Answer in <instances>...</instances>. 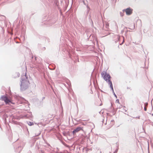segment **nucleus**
I'll return each instance as SVG.
<instances>
[{"mask_svg": "<svg viewBox=\"0 0 153 153\" xmlns=\"http://www.w3.org/2000/svg\"><path fill=\"white\" fill-rule=\"evenodd\" d=\"M101 75L104 79L108 82V84L110 85V87L112 90L113 91V85L111 81V76L110 75L105 71H103L101 73Z\"/></svg>", "mask_w": 153, "mask_h": 153, "instance_id": "obj_1", "label": "nucleus"}, {"mask_svg": "<svg viewBox=\"0 0 153 153\" xmlns=\"http://www.w3.org/2000/svg\"><path fill=\"white\" fill-rule=\"evenodd\" d=\"M2 100H4L6 104H8L9 102H11L12 104L14 103L12 102V100L11 99H9L6 96H3L1 98Z\"/></svg>", "mask_w": 153, "mask_h": 153, "instance_id": "obj_2", "label": "nucleus"}, {"mask_svg": "<svg viewBox=\"0 0 153 153\" xmlns=\"http://www.w3.org/2000/svg\"><path fill=\"white\" fill-rule=\"evenodd\" d=\"M83 127H77L73 131V134H74L76 132H77L81 130L83 131Z\"/></svg>", "mask_w": 153, "mask_h": 153, "instance_id": "obj_3", "label": "nucleus"}, {"mask_svg": "<svg viewBox=\"0 0 153 153\" xmlns=\"http://www.w3.org/2000/svg\"><path fill=\"white\" fill-rule=\"evenodd\" d=\"M124 10L126 12V15H131L132 13V10L130 8H127Z\"/></svg>", "mask_w": 153, "mask_h": 153, "instance_id": "obj_4", "label": "nucleus"}, {"mask_svg": "<svg viewBox=\"0 0 153 153\" xmlns=\"http://www.w3.org/2000/svg\"><path fill=\"white\" fill-rule=\"evenodd\" d=\"M115 123V122L114 120H112L110 122V127H112Z\"/></svg>", "mask_w": 153, "mask_h": 153, "instance_id": "obj_5", "label": "nucleus"}, {"mask_svg": "<svg viewBox=\"0 0 153 153\" xmlns=\"http://www.w3.org/2000/svg\"><path fill=\"white\" fill-rule=\"evenodd\" d=\"M28 124L30 126H32L33 124V123L31 122H29V123H28Z\"/></svg>", "mask_w": 153, "mask_h": 153, "instance_id": "obj_6", "label": "nucleus"}, {"mask_svg": "<svg viewBox=\"0 0 153 153\" xmlns=\"http://www.w3.org/2000/svg\"><path fill=\"white\" fill-rule=\"evenodd\" d=\"M116 102L118 103V104H120L119 100L118 99H117L116 101Z\"/></svg>", "mask_w": 153, "mask_h": 153, "instance_id": "obj_7", "label": "nucleus"}, {"mask_svg": "<svg viewBox=\"0 0 153 153\" xmlns=\"http://www.w3.org/2000/svg\"><path fill=\"white\" fill-rule=\"evenodd\" d=\"M148 103L147 102L145 103H144L145 107H146L148 106Z\"/></svg>", "mask_w": 153, "mask_h": 153, "instance_id": "obj_8", "label": "nucleus"}, {"mask_svg": "<svg viewBox=\"0 0 153 153\" xmlns=\"http://www.w3.org/2000/svg\"><path fill=\"white\" fill-rule=\"evenodd\" d=\"M25 83V82H22L21 84V86H24V83Z\"/></svg>", "mask_w": 153, "mask_h": 153, "instance_id": "obj_9", "label": "nucleus"}, {"mask_svg": "<svg viewBox=\"0 0 153 153\" xmlns=\"http://www.w3.org/2000/svg\"><path fill=\"white\" fill-rule=\"evenodd\" d=\"M122 105H120L119 106L117 107V108H122Z\"/></svg>", "mask_w": 153, "mask_h": 153, "instance_id": "obj_10", "label": "nucleus"}, {"mask_svg": "<svg viewBox=\"0 0 153 153\" xmlns=\"http://www.w3.org/2000/svg\"><path fill=\"white\" fill-rule=\"evenodd\" d=\"M144 110L145 111H146V110H147V108H146V107H144Z\"/></svg>", "mask_w": 153, "mask_h": 153, "instance_id": "obj_11", "label": "nucleus"}, {"mask_svg": "<svg viewBox=\"0 0 153 153\" xmlns=\"http://www.w3.org/2000/svg\"><path fill=\"white\" fill-rule=\"evenodd\" d=\"M115 96L116 97V98H117V96L116 94H114Z\"/></svg>", "mask_w": 153, "mask_h": 153, "instance_id": "obj_12", "label": "nucleus"}, {"mask_svg": "<svg viewBox=\"0 0 153 153\" xmlns=\"http://www.w3.org/2000/svg\"><path fill=\"white\" fill-rule=\"evenodd\" d=\"M82 125H84V124L83 123H82Z\"/></svg>", "mask_w": 153, "mask_h": 153, "instance_id": "obj_13", "label": "nucleus"}, {"mask_svg": "<svg viewBox=\"0 0 153 153\" xmlns=\"http://www.w3.org/2000/svg\"><path fill=\"white\" fill-rule=\"evenodd\" d=\"M127 111V110H126V109L125 110V111Z\"/></svg>", "mask_w": 153, "mask_h": 153, "instance_id": "obj_14", "label": "nucleus"}]
</instances>
